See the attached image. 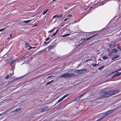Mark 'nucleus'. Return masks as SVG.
Here are the masks:
<instances>
[{"instance_id": "6", "label": "nucleus", "mask_w": 121, "mask_h": 121, "mask_svg": "<svg viewBox=\"0 0 121 121\" xmlns=\"http://www.w3.org/2000/svg\"><path fill=\"white\" fill-rule=\"evenodd\" d=\"M82 44V43H77L75 44V48H78L80 45H81Z\"/></svg>"}, {"instance_id": "25", "label": "nucleus", "mask_w": 121, "mask_h": 121, "mask_svg": "<svg viewBox=\"0 0 121 121\" xmlns=\"http://www.w3.org/2000/svg\"><path fill=\"white\" fill-rule=\"evenodd\" d=\"M36 48V47H32L31 46H30V48H29L28 50H29L31 49H34L35 48Z\"/></svg>"}, {"instance_id": "62", "label": "nucleus", "mask_w": 121, "mask_h": 121, "mask_svg": "<svg viewBox=\"0 0 121 121\" xmlns=\"http://www.w3.org/2000/svg\"><path fill=\"white\" fill-rule=\"evenodd\" d=\"M51 40H51V39L49 41H50V42L51 41Z\"/></svg>"}, {"instance_id": "4", "label": "nucleus", "mask_w": 121, "mask_h": 121, "mask_svg": "<svg viewBox=\"0 0 121 121\" xmlns=\"http://www.w3.org/2000/svg\"><path fill=\"white\" fill-rule=\"evenodd\" d=\"M46 107L45 106H44L43 107H41L40 108L38 109V111L40 112H42L45 111L46 110Z\"/></svg>"}, {"instance_id": "38", "label": "nucleus", "mask_w": 121, "mask_h": 121, "mask_svg": "<svg viewBox=\"0 0 121 121\" xmlns=\"http://www.w3.org/2000/svg\"><path fill=\"white\" fill-rule=\"evenodd\" d=\"M11 69L12 70H14V67H13L12 65L11 66Z\"/></svg>"}, {"instance_id": "19", "label": "nucleus", "mask_w": 121, "mask_h": 121, "mask_svg": "<svg viewBox=\"0 0 121 121\" xmlns=\"http://www.w3.org/2000/svg\"><path fill=\"white\" fill-rule=\"evenodd\" d=\"M104 66H101V67H99L98 68L99 70H102V69H103L104 68Z\"/></svg>"}, {"instance_id": "12", "label": "nucleus", "mask_w": 121, "mask_h": 121, "mask_svg": "<svg viewBox=\"0 0 121 121\" xmlns=\"http://www.w3.org/2000/svg\"><path fill=\"white\" fill-rule=\"evenodd\" d=\"M63 100V99L61 98H60V99H59L58 101H57V102H56L55 104V105H56V104H57V103H59V102H60V101H62V100Z\"/></svg>"}, {"instance_id": "1", "label": "nucleus", "mask_w": 121, "mask_h": 121, "mask_svg": "<svg viewBox=\"0 0 121 121\" xmlns=\"http://www.w3.org/2000/svg\"><path fill=\"white\" fill-rule=\"evenodd\" d=\"M118 90H110L108 91H103L101 92L98 96L95 97L94 100H96L101 99L103 98L108 97L118 93Z\"/></svg>"}, {"instance_id": "17", "label": "nucleus", "mask_w": 121, "mask_h": 121, "mask_svg": "<svg viewBox=\"0 0 121 121\" xmlns=\"http://www.w3.org/2000/svg\"><path fill=\"white\" fill-rule=\"evenodd\" d=\"M91 65L92 66L94 67H95L96 66H98V65L97 64L95 63H94L93 64H91Z\"/></svg>"}, {"instance_id": "23", "label": "nucleus", "mask_w": 121, "mask_h": 121, "mask_svg": "<svg viewBox=\"0 0 121 121\" xmlns=\"http://www.w3.org/2000/svg\"><path fill=\"white\" fill-rule=\"evenodd\" d=\"M80 98H79L78 97H77L76 99H75L74 101H78L80 99Z\"/></svg>"}, {"instance_id": "14", "label": "nucleus", "mask_w": 121, "mask_h": 121, "mask_svg": "<svg viewBox=\"0 0 121 121\" xmlns=\"http://www.w3.org/2000/svg\"><path fill=\"white\" fill-rule=\"evenodd\" d=\"M7 28H8L7 27H6L4 28H3L0 29V32L1 31H2L4 30H6V29Z\"/></svg>"}, {"instance_id": "28", "label": "nucleus", "mask_w": 121, "mask_h": 121, "mask_svg": "<svg viewBox=\"0 0 121 121\" xmlns=\"http://www.w3.org/2000/svg\"><path fill=\"white\" fill-rule=\"evenodd\" d=\"M76 72L77 73H80V70H77L76 71Z\"/></svg>"}, {"instance_id": "42", "label": "nucleus", "mask_w": 121, "mask_h": 121, "mask_svg": "<svg viewBox=\"0 0 121 121\" xmlns=\"http://www.w3.org/2000/svg\"><path fill=\"white\" fill-rule=\"evenodd\" d=\"M104 116H103V115L102 116H101V119H103L104 118Z\"/></svg>"}, {"instance_id": "59", "label": "nucleus", "mask_w": 121, "mask_h": 121, "mask_svg": "<svg viewBox=\"0 0 121 121\" xmlns=\"http://www.w3.org/2000/svg\"><path fill=\"white\" fill-rule=\"evenodd\" d=\"M56 20L53 23H54L55 22H56Z\"/></svg>"}, {"instance_id": "44", "label": "nucleus", "mask_w": 121, "mask_h": 121, "mask_svg": "<svg viewBox=\"0 0 121 121\" xmlns=\"http://www.w3.org/2000/svg\"><path fill=\"white\" fill-rule=\"evenodd\" d=\"M116 44H114L113 46V47L114 48H115L116 47Z\"/></svg>"}, {"instance_id": "55", "label": "nucleus", "mask_w": 121, "mask_h": 121, "mask_svg": "<svg viewBox=\"0 0 121 121\" xmlns=\"http://www.w3.org/2000/svg\"><path fill=\"white\" fill-rule=\"evenodd\" d=\"M105 3V2H103L102 3V4H104Z\"/></svg>"}, {"instance_id": "33", "label": "nucleus", "mask_w": 121, "mask_h": 121, "mask_svg": "<svg viewBox=\"0 0 121 121\" xmlns=\"http://www.w3.org/2000/svg\"><path fill=\"white\" fill-rule=\"evenodd\" d=\"M50 39V37H48L46 38L45 40L46 41H48V40H49Z\"/></svg>"}, {"instance_id": "53", "label": "nucleus", "mask_w": 121, "mask_h": 121, "mask_svg": "<svg viewBox=\"0 0 121 121\" xmlns=\"http://www.w3.org/2000/svg\"><path fill=\"white\" fill-rule=\"evenodd\" d=\"M64 25H62L61 26V27H63V26H64Z\"/></svg>"}, {"instance_id": "20", "label": "nucleus", "mask_w": 121, "mask_h": 121, "mask_svg": "<svg viewBox=\"0 0 121 121\" xmlns=\"http://www.w3.org/2000/svg\"><path fill=\"white\" fill-rule=\"evenodd\" d=\"M49 42L50 41H49L48 42H46L45 41L43 43L44 45L45 46H46L48 44V43H49Z\"/></svg>"}, {"instance_id": "46", "label": "nucleus", "mask_w": 121, "mask_h": 121, "mask_svg": "<svg viewBox=\"0 0 121 121\" xmlns=\"http://www.w3.org/2000/svg\"><path fill=\"white\" fill-rule=\"evenodd\" d=\"M52 77V76H48L47 78V79H48L49 78H51Z\"/></svg>"}, {"instance_id": "5", "label": "nucleus", "mask_w": 121, "mask_h": 121, "mask_svg": "<svg viewBox=\"0 0 121 121\" xmlns=\"http://www.w3.org/2000/svg\"><path fill=\"white\" fill-rule=\"evenodd\" d=\"M80 35L82 36H86V34L85 32L81 31L80 33Z\"/></svg>"}, {"instance_id": "32", "label": "nucleus", "mask_w": 121, "mask_h": 121, "mask_svg": "<svg viewBox=\"0 0 121 121\" xmlns=\"http://www.w3.org/2000/svg\"><path fill=\"white\" fill-rule=\"evenodd\" d=\"M107 115V114H106V112L104 114H103V116H104V117H105Z\"/></svg>"}, {"instance_id": "61", "label": "nucleus", "mask_w": 121, "mask_h": 121, "mask_svg": "<svg viewBox=\"0 0 121 121\" xmlns=\"http://www.w3.org/2000/svg\"><path fill=\"white\" fill-rule=\"evenodd\" d=\"M87 60H88V61H89L90 60V59H88Z\"/></svg>"}, {"instance_id": "22", "label": "nucleus", "mask_w": 121, "mask_h": 121, "mask_svg": "<svg viewBox=\"0 0 121 121\" xmlns=\"http://www.w3.org/2000/svg\"><path fill=\"white\" fill-rule=\"evenodd\" d=\"M48 9H47L45 11H43V15H44L45 14V13H46L47 12H48Z\"/></svg>"}, {"instance_id": "52", "label": "nucleus", "mask_w": 121, "mask_h": 121, "mask_svg": "<svg viewBox=\"0 0 121 121\" xmlns=\"http://www.w3.org/2000/svg\"><path fill=\"white\" fill-rule=\"evenodd\" d=\"M12 37V34H11L10 35V37Z\"/></svg>"}, {"instance_id": "31", "label": "nucleus", "mask_w": 121, "mask_h": 121, "mask_svg": "<svg viewBox=\"0 0 121 121\" xmlns=\"http://www.w3.org/2000/svg\"><path fill=\"white\" fill-rule=\"evenodd\" d=\"M121 70V68H119V69H118L116 71H115V72H117L119 71H120Z\"/></svg>"}, {"instance_id": "60", "label": "nucleus", "mask_w": 121, "mask_h": 121, "mask_svg": "<svg viewBox=\"0 0 121 121\" xmlns=\"http://www.w3.org/2000/svg\"><path fill=\"white\" fill-rule=\"evenodd\" d=\"M57 32H56H56H55V33H56V34H57Z\"/></svg>"}, {"instance_id": "36", "label": "nucleus", "mask_w": 121, "mask_h": 121, "mask_svg": "<svg viewBox=\"0 0 121 121\" xmlns=\"http://www.w3.org/2000/svg\"><path fill=\"white\" fill-rule=\"evenodd\" d=\"M72 16V14H68V15H67V16L68 17H71V16Z\"/></svg>"}, {"instance_id": "43", "label": "nucleus", "mask_w": 121, "mask_h": 121, "mask_svg": "<svg viewBox=\"0 0 121 121\" xmlns=\"http://www.w3.org/2000/svg\"><path fill=\"white\" fill-rule=\"evenodd\" d=\"M80 19H79L78 21H76V22H75V21H74V22L75 23L76 22L77 23V22H79L80 21Z\"/></svg>"}, {"instance_id": "40", "label": "nucleus", "mask_w": 121, "mask_h": 121, "mask_svg": "<svg viewBox=\"0 0 121 121\" xmlns=\"http://www.w3.org/2000/svg\"><path fill=\"white\" fill-rule=\"evenodd\" d=\"M62 15L61 14H60V15H59V18L60 17H62Z\"/></svg>"}, {"instance_id": "37", "label": "nucleus", "mask_w": 121, "mask_h": 121, "mask_svg": "<svg viewBox=\"0 0 121 121\" xmlns=\"http://www.w3.org/2000/svg\"><path fill=\"white\" fill-rule=\"evenodd\" d=\"M56 35V33H54L53 34V35L51 36V37H53L54 36H55Z\"/></svg>"}, {"instance_id": "63", "label": "nucleus", "mask_w": 121, "mask_h": 121, "mask_svg": "<svg viewBox=\"0 0 121 121\" xmlns=\"http://www.w3.org/2000/svg\"><path fill=\"white\" fill-rule=\"evenodd\" d=\"M1 114H0V116L1 115Z\"/></svg>"}, {"instance_id": "26", "label": "nucleus", "mask_w": 121, "mask_h": 121, "mask_svg": "<svg viewBox=\"0 0 121 121\" xmlns=\"http://www.w3.org/2000/svg\"><path fill=\"white\" fill-rule=\"evenodd\" d=\"M97 35V34H96V35H93V36H91L90 37H89V38H87V39H87V40H88L89 39H90V38H92V37H93L94 36H95L96 35Z\"/></svg>"}, {"instance_id": "3", "label": "nucleus", "mask_w": 121, "mask_h": 121, "mask_svg": "<svg viewBox=\"0 0 121 121\" xmlns=\"http://www.w3.org/2000/svg\"><path fill=\"white\" fill-rule=\"evenodd\" d=\"M56 45V43L55 41H53L52 44L48 48V50L51 51L54 48Z\"/></svg>"}, {"instance_id": "35", "label": "nucleus", "mask_w": 121, "mask_h": 121, "mask_svg": "<svg viewBox=\"0 0 121 121\" xmlns=\"http://www.w3.org/2000/svg\"><path fill=\"white\" fill-rule=\"evenodd\" d=\"M51 83V82H47L46 84V85H47L50 84Z\"/></svg>"}, {"instance_id": "9", "label": "nucleus", "mask_w": 121, "mask_h": 121, "mask_svg": "<svg viewBox=\"0 0 121 121\" xmlns=\"http://www.w3.org/2000/svg\"><path fill=\"white\" fill-rule=\"evenodd\" d=\"M112 112V111L111 110H110L107 111L106 112V113L107 114V115H108V114H110Z\"/></svg>"}, {"instance_id": "64", "label": "nucleus", "mask_w": 121, "mask_h": 121, "mask_svg": "<svg viewBox=\"0 0 121 121\" xmlns=\"http://www.w3.org/2000/svg\"><path fill=\"white\" fill-rule=\"evenodd\" d=\"M79 65V66H80V65Z\"/></svg>"}, {"instance_id": "21", "label": "nucleus", "mask_w": 121, "mask_h": 121, "mask_svg": "<svg viewBox=\"0 0 121 121\" xmlns=\"http://www.w3.org/2000/svg\"><path fill=\"white\" fill-rule=\"evenodd\" d=\"M70 35L69 34H65V35H62V37H64L69 35Z\"/></svg>"}, {"instance_id": "10", "label": "nucleus", "mask_w": 121, "mask_h": 121, "mask_svg": "<svg viewBox=\"0 0 121 121\" xmlns=\"http://www.w3.org/2000/svg\"><path fill=\"white\" fill-rule=\"evenodd\" d=\"M119 56L118 55H116V56H114L113 57H112V60H113L116 58H117Z\"/></svg>"}, {"instance_id": "56", "label": "nucleus", "mask_w": 121, "mask_h": 121, "mask_svg": "<svg viewBox=\"0 0 121 121\" xmlns=\"http://www.w3.org/2000/svg\"><path fill=\"white\" fill-rule=\"evenodd\" d=\"M53 81V80H52V81H50V82H51V83Z\"/></svg>"}, {"instance_id": "47", "label": "nucleus", "mask_w": 121, "mask_h": 121, "mask_svg": "<svg viewBox=\"0 0 121 121\" xmlns=\"http://www.w3.org/2000/svg\"><path fill=\"white\" fill-rule=\"evenodd\" d=\"M82 95H81L80 96H79L78 97L80 99L82 97Z\"/></svg>"}, {"instance_id": "49", "label": "nucleus", "mask_w": 121, "mask_h": 121, "mask_svg": "<svg viewBox=\"0 0 121 121\" xmlns=\"http://www.w3.org/2000/svg\"><path fill=\"white\" fill-rule=\"evenodd\" d=\"M12 74H10V75L9 74V77H10L12 76Z\"/></svg>"}, {"instance_id": "11", "label": "nucleus", "mask_w": 121, "mask_h": 121, "mask_svg": "<svg viewBox=\"0 0 121 121\" xmlns=\"http://www.w3.org/2000/svg\"><path fill=\"white\" fill-rule=\"evenodd\" d=\"M32 20H28L23 21V22L27 23L30 22Z\"/></svg>"}, {"instance_id": "45", "label": "nucleus", "mask_w": 121, "mask_h": 121, "mask_svg": "<svg viewBox=\"0 0 121 121\" xmlns=\"http://www.w3.org/2000/svg\"><path fill=\"white\" fill-rule=\"evenodd\" d=\"M54 30V29H53L51 30H50L49 31H48V32H52L53 30Z\"/></svg>"}, {"instance_id": "58", "label": "nucleus", "mask_w": 121, "mask_h": 121, "mask_svg": "<svg viewBox=\"0 0 121 121\" xmlns=\"http://www.w3.org/2000/svg\"><path fill=\"white\" fill-rule=\"evenodd\" d=\"M58 31V29H57V30H56V32H57Z\"/></svg>"}, {"instance_id": "54", "label": "nucleus", "mask_w": 121, "mask_h": 121, "mask_svg": "<svg viewBox=\"0 0 121 121\" xmlns=\"http://www.w3.org/2000/svg\"><path fill=\"white\" fill-rule=\"evenodd\" d=\"M120 50L121 51V46L120 47V48H119Z\"/></svg>"}, {"instance_id": "16", "label": "nucleus", "mask_w": 121, "mask_h": 121, "mask_svg": "<svg viewBox=\"0 0 121 121\" xmlns=\"http://www.w3.org/2000/svg\"><path fill=\"white\" fill-rule=\"evenodd\" d=\"M56 17L59 18V15L56 14V15L54 16L52 18H54Z\"/></svg>"}, {"instance_id": "8", "label": "nucleus", "mask_w": 121, "mask_h": 121, "mask_svg": "<svg viewBox=\"0 0 121 121\" xmlns=\"http://www.w3.org/2000/svg\"><path fill=\"white\" fill-rule=\"evenodd\" d=\"M69 95V94H66L64 95V96H63L62 97H61V98L63 100L66 97L68 96Z\"/></svg>"}, {"instance_id": "30", "label": "nucleus", "mask_w": 121, "mask_h": 121, "mask_svg": "<svg viewBox=\"0 0 121 121\" xmlns=\"http://www.w3.org/2000/svg\"><path fill=\"white\" fill-rule=\"evenodd\" d=\"M9 74H7V76H6V77L5 79H7L9 77Z\"/></svg>"}, {"instance_id": "48", "label": "nucleus", "mask_w": 121, "mask_h": 121, "mask_svg": "<svg viewBox=\"0 0 121 121\" xmlns=\"http://www.w3.org/2000/svg\"><path fill=\"white\" fill-rule=\"evenodd\" d=\"M26 45H27V46H30V45L28 43H26Z\"/></svg>"}, {"instance_id": "24", "label": "nucleus", "mask_w": 121, "mask_h": 121, "mask_svg": "<svg viewBox=\"0 0 121 121\" xmlns=\"http://www.w3.org/2000/svg\"><path fill=\"white\" fill-rule=\"evenodd\" d=\"M69 6V4H67L65 5V6L64 7V8L65 9H67Z\"/></svg>"}, {"instance_id": "39", "label": "nucleus", "mask_w": 121, "mask_h": 121, "mask_svg": "<svg viewBox=\"0 0 121 121\" xmlns=\"http://www.w3.org/2000/svg\"><path fill=\"white\" fill-rule=\"evenodd\" d=\"M102 120L101 119V118H99L97 120V121H99L100 120Z\"/></svg>"}, {"instance_id": "57", "label": "nucleus", "mask_w": 121, "mask_h": 121, "mask_svg": "<svg viewBox=\"0 0 121 121\" xmlns=\"http://www.w3.org/2000/svg\"><path fill=\"white\" fill-rule=\"evenodd\" d=\"M88 61V60H86V62H87V61Z\"/></svg>"}, {"instance_id": "34", "label": "nucleus", "mask_w": 121, "mask_h": 121, "mask_svg": "<svg viewBox=\"0 0 121 121\" xmlns=\"http://www.w3.org/2000/svg\"><path fill=\"white\" fill-rule=\"evenodd\" d=\"M86 93V92H84V93H82V94L81 95H82V96H83Z\"/></svg>"}, {"instance_id": "27", "label": "nucleus", "mask_w": 121, "mask_h": 121, "mask_svg": "<svg viewBox=\"0 0 121 121\" xmlns=\"http://www.w3.org/2000/svg\"><path fill=\"white\" fill-rule=\"evenodd\" d=\"M116 77V76L115 74H114L111 77V78H114V77Z\"/></svg>"}, {"instance_id": "15", "label": "nucleus", "mask_w": 121, "mask_h": 121, "mask_svg": "<svg viewBox=\"0 0 121 121\" xmlns=\"http://www.w3.org/2000/svg\"><path fill=\"white\" fill-rule=\"evenodd\" d=\"M108 58V57L106 56H104L102 57L103 59L104 60L107 59Z\"/></svg>"}, {"instance_id": "29", "label": "nucleus", "mask_w": 121, "mask_h": 121, "mask_svg": "<svg viewBox=\"0 0 121 121\" xmlns=\"http://www.w3.org/2000/svg\"><path fill=\"white\" fill-rule=\"evenodd\" d=\"M116 72L115 71H114L113 72H112L109 73V75H112L113 73Z\"/></svg>"}, {"instance_id": "18", "label": "nucleus", "mask_w": 121, "mask_h": 121, "mask_svg": "<svg viewBox=\"0 0 121 121\" xmlns=\"http://www.w3.org/2000/svg\"><path fill=\"white\" fill-rule=\"evenodd\" d=\"M117 51V49L116 48H114L112 50V51L113 52L116 53Z\"/></svg>"}, {"instance_id": "7", "label": "nucleus", "mask_w": 121, "mask_h": 121, "mask_svg": "<svg viewBox=\"0 0 121 121\" xmlns=\"http://www.w3.org/2000/svg\"><path fill=\"white\" fill-rule=\"evenodd\" d=\"M87 69H80V73H84L87 71Z\"/></svg>"}, {"instance_id": "2", "label": "nucleus", "mask_w": 121, "mask_h": 121, "mask_svg": "<svg viewBox=\"0 0 121 121\" xmlns=\"http://www.w3.org/2000/svg\"><path fill=\"white\" fill-rule=\"evenodd\" d=\"M75 75L73 73H67L61 74L60 75V77L66 79H69L71 77Z\"/></svg>"}, {"instance_id": "13", "label": "nucleus", "mask_w": 121, "mask_h": 121, "mask_svg": "<svg viewBox=\"0 0 121 121\" xmlns=\"http://www.w3.org/2000/svg\"><path fill=\"white\" fill-rule=\"evenodd\" d=\"M116 76H118L121 74V72H118L115 73Z\"/></svg>"}, {"instance_id": "50", "label": "nucleus", "mask_w": 121, "mask_h": 121, "mask_svg": "<svg viewBox=\"0 0 121 121\" xmlns=\"http://www.w3.org/2000/svg\"><path fill=\"white\" fill-rule=\"evenodd\" d=\"M67 18H66L64 20V21H65L66 20H67Z\"/></svg>"}, {"instance_id": "41", "label": "nucleus", "mask_w": 121, "mask_h": 121, "mask_svg": "<svg viewBox=\"0 0 121 121\" xmlns=\"http://www.w3.org/2000/svg\"><path fill=\"white\" fill-rule=\"evenodd\" d=\"M21 109V108H17L15 109L16 111H18V110H20Z\"/></svg>"}, {"instance_id": "51", "label": "nucleus", "mask_w": 121, "mask_h": 121, "mask_svg": "<svg viewBox=\"0 0 121 121\" xmlns=\"http://www.w3.org/2000/svg\"><path fill=\"white\" fill-rule=\"evenodd\" d=\"M12 82H13V81H11V82H9L8 83H9V84H10V83H12Z\"/></svg>"}]
</instances>
